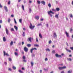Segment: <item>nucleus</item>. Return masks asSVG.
<instances>
[{
  "instance_id": "f257e3e1",
  "label": "nucleus",
  "mask_w": 73,
  "mask_h": 73,
  "mask_svg": "<svg viewBox=\"0 0 73 73\" xmlns=\"http://www.w3.org/2000/svg\"><path fill=\"white\" fill-rule=\"evenodd\" d=\"M48 15H50L51 17H52L53 16L50 14L51 13V14H54V13L53 12L51 11H48Z\"/></svg>"
},
{
  "instance_id": "f03ea898",
  "label": "nucleus",
  "mask_w": 73,
  "mask_h": 73,
  "mask_svg": "<svg viewBox=\"0 0 73 73\" xmlns=\"http://www.w3.org/2000/svg\"><path fill=\"white\" fill-rule=\"evenodd\" d=\"M35 27V26H32V25L31 23H30V25L29 26V28L31 29H33Z\"/></svg>"
},
{
  "instance_id": "7ed1b4c3",
  "label": "nucleus",
  "mask_w": 73,
  "mask_h": 73,
  "mask_svg": "<svg viewBox=\"0 0 73 73\" xmlns=\"http://www.w3.org/2000/svg\"><path fill=\"white\" fill-rule=\"evenodd\" d=\"M24 50L26 52H28V48L26 47H24Z\"/></svg>"
},
{
  "instance_id": "20e7f679",
  "label": "nucleus",
  "mask_w": 73,
  "mask_h": 73,
  "mask_svg": "<svg viewBox=\"0 0 73 73\" xmlns=\"http://www.w3.org/2000/svg\"><path fill=\"white\" fill-rule=\"evenodd\" d=\"M66 66H65L62 67H59L58 69L59 70H62V69H66Z\"/></svg>"
},
{
  "instance_id": "39448f33",
  "label": "nucleus",
  "mask_w": 73,
  "mask_h": 73,
  "mask_svg": "<svg viewBox=\"0 0 73 73\" xmlns=\"http://www.w3.org/2000/svg\"><path fill=\"white\" fill-rule=\"evenodd\" d=\"M33 50H37V49L36 48H34L31 49L30 50V52H31V53H33Z\"/></svg>"
},
{
  "instance_id": "423d86ee",
  "label": "nucleus",
  "mask_w": 73,
  "mask_h": 73,
  "mask_svg": "<svg viewBox=\"0 0 73 73\" xmlns=\"http://www.w3.org/2000/svg\"><path fill=\"white\" fill-rule=\"evenodd\" d=\"M5 30L7 35H9V31H8V29L7 28L5 29Z\"/></svg>"
},
{
  "instance_id": "0eeeda50",
  "label": "nucleus",
  "mask_w": 73,
  "mask_h": 73,
  "mask_svg": "<svg viewBox=\"0 0 73 73\" xmlns=\"http://www.w3.org/2000/svg\"><path fill=\"white\" fill-rule=\"evenodd\" d=\"M55 56L56 57H61H61H62L61 55H59L57 54H55Z\"/></svg>"
},
{
  "instance_id": "6e6552de",
  "label": "nucleus",
  "mask_w": 73,
  "mask_h": 73,
  "mask_svg": "<svg viewBox=\"0 0 73 73\" xmlns=\"http://www.w3.org/2000/svg\"><path fill=\"white\" fill-rule=\"evenodd\" d=\"M3 53H4V56H5V55H6V56H9V55L8 54V53H5V51H3Z\"/></svg>"
},
{
  "instance_id": "1a4fd4ad",
  "label": "nucleus",
  "mask_w": 73,
  "mask_h": 73,
  "mask_svg": "<svg viewBox=\"0 0 73 73\" xmlns=\"http://www.w3.org/2000/svg\"><path fill=\"white\" fill-rule=\"evenodd\" d=\"M23 58L24 60L23 61L26 62H27V60H25V56H23Z\"/></svg>"
},
{
  "instance_id": "9d476101",
  "label": "nucleus",
  "mask_w": 73,
  "mask_h": 73,
  "mask_svg": "<svg viewBox=\"0 0 73 73\" xmlns=\"http://www.w3.org/2000/svg\"><path fill=\"white\" fill-rule=\"evenodd\" d=\"M5 10L6 12H8V8L6 6L4 7Z\"/></svg>"
},
{
  "instance_id": "9b49d317",
  "label": "nucleus",
  "mask_w": 73,
  "mask_h": 73,
  "mask_svg": "<svg viewBox=\"0 0 73 73\" xmlns=\"http://www.w3.org/2000/svg\"><path fill=\"white\" fill-rule=\"evenodd\" d=\"M32 38L31 37H29L28 38V41H30L31 42H32Z\"/></svg>"
},
{
  "instance_id": "f8f14e48",
  "label": "nucleus",
  "mask_w": 73,
  "mask_h": 73,
  "mask_svg": "<svg viewBox=\"0 0 73 73\" xmlns=\"http://www.w3.org/2000/svg\"><path fill=\"white\" fill-rule=\"evenodd\" d=\"M65 34L67 37H69V33H68L66 31L65 32Z\"/></svg>"
},
{
  "instance_id": "ddd939ff",
  "label": "nucleus",
  "mask_w": 73,
  "mask_h": 73,
  "mask_svg": "<svg viewBox=\"0 0 73 73\" xmlns=\"http://www.w3.org/2000/svg\"><path fill=\"white\" fill-rule=\"evenodd\" d=\"M39 16H36L35 17V19H37V20H38V19H39Z\"/></svg>"
},
{
  "instance_id": "4468645a",
  "label": "nucleus",
  "mask_w": 73,
  "mask_h": 73,
  "mask_svg": "<svg viewBox=\"0 0 73 73\" xmlns=\"http://www.w3.org/2000/svg\"><path fill=\"white\" fill-rule=\"evenodd\" d=\"M41 3L42 4H43V5H45V2L44 1H41Z\"/></svg>"
},
{
  "instance_id": "2eb2a0df",
  "label": "nucleus",
  "mask_w": 73,
  "mask_h": 73,
  "mask_svg": "<svg viewBox=\"0 0 73 73\" xmlns=\"http://www.w3.org/2000/svg\"><path fill=\"white\" fill-rule=\"evenodd\" d=\"M39 37H40V38H42V35H41V34L40 33H39Z\"/></svg>"
},
{
  "instance_id": "dca6fc26",
  "label": "nucleus",
  "mask_w": 73,
  "mask_h": 73,
  "mask_svg": "<svg viewBox=\"0 0 73 73\" xmlns=\"http://www.w3.org/2000/svg\"><path fill=\"white\" fill-rule=\"evenodd\" d=\"M68 73H72V70H69V71H68Z\"/></svg>"
},
{
  "instance_id": "f3484780",
  "label": "nucleus",
  "mask_w": 73,
  "mask_h": 73,
  "mask_svg": "<svg viewBox=\"0 0 73 73\" xmlns=\"http://www.w3.org/2000/svg\"><path fill=\"white\" fill-rule=\"evenodd\" d=\"M56 10L57 11H60V8H56Z\"/></svg>"
},
{
  "instance_id": "a211bd4d",
  "label": "nucleus",
  "mask_w": 73,
  "mask_h": 73,
  "mask_svg": "<svg viewBox=\"0 0 73 73\" xmlns=\"http://www.w3.org/2000/svg\"><path fill=\"white\" fill-rule=\"evenodd\" d=\"M48 6L49 7V8H50L51 7H52V5H51V4H50V3L48 4Z\"/></svg>"
},
{
  "instance_id": "6ab92c4d",
  "label": "nucleus",
  "mask_w": 73,
  "mask_h": 73,
  "mask_svg": "<svg viewBox=\"0 0 73 73\" xmlns=\"http://www.w3.org/2000/svg\"><path fill=\"white\" fill-rule=\"evenodd\" d=\"M3 41L5 42V41H6V39H5V37H3Z\"/></svg>"
},
{
  "instance_id": "aec40b11",
  "label": "nucleus",
  "mask_w": 73,
  "mask_h": 73,
  "mask_svg": "<svg viewBox=\"0 0 73 73\" xmlns=\"http://www.w3.org/2000/svg\"><path fill=\"white\" fill-rule=\"evenodd\" d=\"M68 61H72V59L70 58H67Z\"/></svg>"
},
{
  "instance_id": "412c9836",
  "label": "nucleus",
  "mask_w": 73,
  "mask_h": 73,
  "mask_svg": "<svg viewBox=\"0 0 73 73\" xmlns=\"http://www.w3.org/2000/svg\"><path fill=\"white\" fill-rule=\"evenodd\" d=\"M54 37H57V35H56V33H54Z\"/></svg>"
},
{
  "instance_id": "4be33fe9",
  "label": "nucleus",
  "mask_w": 73,
  "mask_h": 73,
  "mask_svg": "<svg viewBox=\"0 0 73 73\" xmlns=\"http://www.w3.org/2000/svg\"><path fill=\"white\" fill-rule=\"evenodd\" d=\"M14 28L15 29L16 31H17L18 29L17 27L15 26H14Z\"/></svg>"
},
{
  "instance_id": "5701e85b",
  "label": "nucleus",
  "mask_w": 73,
  "mask_h": 73,
  "mask_svg": "<svg viewBox=\"0 0 73 73\" xmlns=\"http://www.w3.org/2000/svg\"><path fill=\"white\" fill-rule=\"evenodd\" d=\"M13 41H12L10 43V45H13Z\"/></svg>"
},
{
  "instance_id": "b1692460",
  "label": "nucleus",
  "mask_w": 73,
  "mask_h": 73,
  "mask_svg": "<svg viewBox=\"0 0 73 73\" xmlns=\"http://www.w3.org/2000/svg\"><path fill=\"white\" fill-rule=\"evenodd\" d=\"M34 46H36V47H38V46H39V45H38L36 44H34Z\"/></svg>"
},
{
  "instance_id": "393cba45",
  "label": "nucleus",
  "mask_w": 73,
  "mask_h": 73,
  "mask_svg": "<svg viewBox=\"0 0 73 73\" xmlns=\"http://www.w3.org/2000/svg\"><path fill=\"white\" fill-rule=\"evenodd\" d=\"M55 17H56L57 19H58V15H56Z\"/></svg>"
},
{
  "instance_id": "a878e982",
  "label": "nucleus",
  "mask_w": 73,
  "mask_h": 73,
  "mask_svg": "<svg viewBox=\"0 0 73 73\" xmlns=\"http://www.w3.org/2000/svg\"><path fill=\"white\" fill-rule=\"evenodd\" d=\"M15 56H18V53L16 52H15Z\"/></svg>"
},
{
  "instance_id": "bb28decb",
  "label": "nucleus",
  "mask_w": 73,
  "mask_h": 73,
  "mask_svg": "<svg viewBox=\"0 0 73 73\" xmlns=\"http://www.w3.org/2000/svg\"><path fill=\"white\" fill-rule=\"evenodd\" d=\"M70 17H71V18H72V17H73V15H72V14H70Z\"/></svg>"
},
{
  "instance_id": "cd10ccee",
  "label": "nucleus",
  "mask_w": 73,
  "mask_h": 73,
  "mask_svg": "<svg viewBox=\"0 0 73 73\" xmlns=\"http://www.w3.org/2000/svg\"><path fill=\"white\" fill-rule=\"evenodd\" d=\"M27 46L28 47H30L31 46V45L30 44H29L27 45Z\"/></svg>"
},
{
  "instance_id": "c85d7f7f",
  "label": "nucleus",
  "mask_w": 73,
  "mask_h": 73,
  "mask_svg": "<svg viewBox=\"0 0 73 73\" xmlns=\"http://www.w3.org/2000/svg\"><path fill=\"white\" fill-rule=\"evenodd\" d=\"M52 11H54V12H56V10L54 9H52Z\"/></svg>"
},
{
  "instance_id": "c756f323",
  "label": "nucleus",
  "mask_w": 73,
  "mask_h": 73,
  "mask_svg": "<svg viewBox=\"0 0 73 73\" xmlns=\"http://www.w3.org/2000/svg\"><path fill=\"white\" fill-rule=\"evenodd\" d=\"M37 4H40V1H37Z\"/></svg>"
},
{
  "instance_id": "7c9ffc66",
  "label": "nucleus",
  "mask_w": 73,
  "mask_h": 73,
  "mask_svg": "<svg viewBox=\"0 0 73 73\" xmlns=\"http://www.w3.org/2000/svg\"><path fill=\"white\" fill-rule=\"evenodd\" d=\"M9 61H12V59L11 58H9Z\"/></svg>"
},
{
  "instance_id": "2f4dec72",
  "label": "nucleus",
  "mask_w": 73,
  "mask_h": 73,
  "mask_svg": "<svg viewBox=\"0 0 73 73\" xmlns=\"http://www.w3.org/2000/svg\"><path fill=\"white\" fill-rule=\"evenodd\" d=\"M8 23H10V22H11V19H8Z\"/></svg>"
},
{
  "instance_id": "473e14b6",
  "label": "nucleus",
  "mask_w": 73,
  "mask_h": 73,
  "mask_svg": "<svg viewBox=\"0 0 73 73\" xmlns=\"http://www.w3.org/2000/svg\"><path fill=\"white\" fill-rule=\"evenodd\" d=\"M19 21L20 23H21L22 22V19H20L19 20Z\"/></svg>"
},
{
  "instance_id": "72a5a7b5",
  "label": "nucleus",
  "mask_w": 73,
  "mask_h": 73,
  "mask_svg": "<svg viewBox=\"0 0 73 73\" xmlns=\"http://www.w3.org/2000/svg\"><path fill=\"white\" fill-rule=\"evenodd\" d=\"M31 11H32V9H31V8H30L29 9V12H30V13H31Z\"/></svg>"
},
{
  "instance_id": "f704fd0d",
  "label": "nucleus",
  "mask_w": 73,
  "mask_h": 73,
  "mask_svg": "<svg viewBox=\"0 0 73 73\" xmlns=\"http://www.w3.org/2000/svg\"><path fill=\"white\" fill-rule=\"evenodd\" d=\"M41 25V23L37 25V26L39 27V26H40Z\"/></svg>"
},
{
  "instance_id": "c9c22d12",
  "label": "nucleus",
  "mask_w": 73,
  "mask_h": 73,
  "mask_svg": "<svg viewBox=\"0 0 73 73\" xmlns=\"http://www.w3.org/2000/svg\"><path fill=\"white\" fill-rule=\"evenodd\" d=\"M14 21L15 24H17V22H16V19H14Z\"/></svg>"
},
{
  "instance_id": "e433bc0d",
  "label": "nucleus",
  "mask_w": 73,
  "mask_h": 73,
  "mask_svg": "<svg viewBox=\"0 0 73 73\" xmlns=\"http://www.w3.org/2000/svg\"><path fill=\"white\" fill-rule=\"evenodd\" d=\"M19 72H20V73H23V72L21 71V70H19Z\"/></svg>"
},
{
  "instance_id": "4c0bfd02",
  "label": "nucleus",
  "mask_w": 73,
  "mask_h": 73,
  "mask_svg": "<svg viewBox=\"0 0 73 73\" xmlns=\"http://www.w3.org/2000/svg\"><path fill=\"white\" fill-rule=\"evenodd\" d=\"M13 69H14V70H16V67H15L13 66Z\"/></svg>"
},
{
  "instance_id": "58836bf2",
  "label": "nucleus",
  "mask_w": 73,
  "mask_h": 73,
  "mask_svg": "<svg viewBox=\"0 0 73 73\" xmlns=\"http://www.w3.org/2000/svg\"><path fill=\"white\" fill-rule=\"evenodd\" d=\"M46 51H48L49 52V51H50V50H49V48H47L46 49Z\"/></svg>"
},
{
  "instance_id": "ea45409f",
  "label": "nucleus",
  "mask_w": 73,
  "mask_h": 73,
  "mask_svg": "<svg viewBox=\"0 0 73 73\" xmlns=\"http://www.w3.org/2000/svg\"><path fill=\"white\" fill-rule=\"evenodd\" d=\"M10 4H11V1H9L8 3V4H9V5H10Z\"/></svg>"
},
{
  "instance_id": "a19ab883",
  "label": "nucleus",
  "mask_w": 73,
  "mask_h": 73,
  "mask_svg": "<svg viewBox=\"0 0 73 73\" xmlns=\"http://www.w3.org/2000/svg\"><path fill=\"white\" fill-rule=\"evenodd\" d=\"M22 8L23 10H24V5L22 6Z\"/></svg>"
},
{
  "instance_id": "79ce46f5",
  "label": "nucleus",
  "mask_w": 73,
  "mask_h": 73,
  "mask_svg": "<svg viewBox=\"0 0 73 73\" xmlns=\"http://www.w3.org/2000/svg\"><path fill=\"white\" fill-rule=\"evenodd\" d=\"M48 43L49 44H51V43H52V41H51V40H50L48 42Z\"/></svg>"
},
{
  "instance_id": "37998d69",
  "label": "nucleus",
  "mask_w": 73,
  "mask_h": 73,
  "mask_svg": "<svg viewBox=\"0 0 73 73\" xmlns=\"http://www.w3.org/2000/svg\"><path fill=\"white\" fill-rule=\"evenodd\" d=\"M11 31H14V29H13V28H12L11 29Z\"/></svg>"
},
{
  "instance_id": "c03bdc74",
  "label": "nucleus",
  "mask_w": 73,
  "mask_h": 73,
  "mask_svg": "<svg viewBox=\"0 0 73 73\" xmlns=\"http://www.w3.org/2000/svg\"><path fill=\"white\" fill-rule=\"evenodd\" d=\"M23 36H25V32H23Z\"/></svg>"
},
{
  "instance_id": "a18cd8bd",
  "label": "nucleus",
  "mask_w": 73,
  "mask_h": 73,
  "mask_svg": "<svg viewBox=\"0 0 73 73\" xmlns=\"http://www.w3.org/2000/svg\"><path fill=\"white\" fill-rule=\"evenodd\" d=\"M55 53V50H53L52 51V53Z\"/></svg>"
},
{
  "instance_id": "49530a36",
  "label": "nucleus",
  "mask_w": 73,
  "mask_h": 73,
  "mask_svg": "<svg viewBox=\"0 0 73 73\" xmlns=\"http://www.w3.org/2000/svg\"><path fill=\"white\" fill-rule=\"evenodd\" d=\"M70 32H72V31H73V29H72L71 28L70 29Z\"/></svg>"
},
{
  "instance_id": "de8ad7c7",
  "label": "nucleus",
  "mask_w": 73,
  "mask_h": 73,
  "mask_svg": "<svg viewBox=\"0 0 73 73\" xmlns=\"http://www.w3.org/2000/svg\"><path fill=\"white\" fill-rule=\"evenodd\" d=\"M24 44V42H22V45H23Z\"/></svg>"
},
{
  "instance_id": "09e8293b",
  "label": "nucleus",
  "mask_w": 73,
  "mask_h": 73,
  "mask_svg": "<svg viewBox=\"0 0 73 73\" xmlns=\"http://www.w3.org/2000/svg\"><path fill=\"white\" fill-rule=\"evenodd\" d=\"M45 61H48V58H45Z\"/></svg>"
},
{
  "instance_id": "8fccbe9b",
  "label": "nucleus",
  "mask_w": 73,
  "mask_h": 73,
  "mask_svg": "<svg viewBox=\"0 0 73 73\" xmlns=\"http://www.w3.org/2000/svg\"><path fill=\"white\" fill-rule=\"evenodd\" d=\"M3 7V6L1 4H0V8H2Z\"/></svg>"
},
{
  "instance_id": "3c124183",
  "label": "nucleus",
  "mask_w": 73,
  "mask_h": 73,
  "mask_svg": "<svg viewBox=\"0 0 73 73\" xmlns=\"http://www.w3.org/2000/svg\"><path fill=\"white\" fill-rule=\"evenodd\" d=\"M35 55L34 54H33L32 55V57H34Z\"/></svg>"
},
{
  "instance_id": "603ef678",
  "label": "nucleus",
  "mask_w": 73,
  "mask_h": 73,
  "mask_svg": "<svg viewBox=\"0 0 73 73\" xmlns=\"http://www.w3.org/2000/svg\"><path fill=\"white\" fill-rule=\"evenodd\" d=\"M9 70V71H11V70H12V69H11V68H9L8 69Z\"/></svg>"
},
{
  "instance_id": "864d4df0",
  "label": "nucleus",
  "mask_w": 73,
  "mask_h": 73,
  "mask_svg": "<svg viewBox=\"0 0 73 73\" xmlns=\"http://www.w3.org/2000/svg\"><path fill=\"white\" fill-rule=\"evenodd\" d=\"M11 17H14V15H11Z\"/></svg>"
},
{
  "instance_id": "5fc2aeb1",
  "label": "nucleus",
  "mask_w": 73,
  "mask_h": 73,
  "mask_svg": "<svg viewBox=\"0 0 73 73\" xmlns=\"http://www.w3.org/2000/svg\"><path fill=\"white\" fill-rule=\"evenodd\" d=\"M70 49H71V50H73V47H70Z\"/></svg>"
},
{
  "instance_id": "6e6d98bb",
  "label": "nucleus",
  "mask_w": 73,
  "mask_h": 73,
  "mask_svg": "<svg viewBox=\"0 0 73 73\" xmlns=\"http://www.w3.org/2000/svg\"><path fill=\"white\" fill-rule=\"evenodd\" d=\"M22 70H25V68H22Z\"/></svg>"
},
{
  "instance_id": "4d7b16f0",
  "label": "nucleus",
  "mask_w": 73,
  "mask_h": 73,
  "mask_svg": "<svg viewBox=\"0 0 73 73\" xmlns=\"http://www.w3.org/2000/svg\"><path fill=\"white\" fill-rule=\"evenodd\" d=\"M66 50L67 51V52H68V50H68V49L67 48H66Z\"/></svg>"
},
{
  "instance_id": "13d9d810",
  "label": "nucleus",
  "mask_w": 73,
  "mask_h": 73,
  "mask_svg": "<svg viewBox=\"0 0 73 73\" xmlns=\"http://www.w3.org/2000/svg\"><path fill=\"white\" fill-rule=\"evenodd\" d=\"M43 20H44V19H40V21H43Z\"/></svg>"
},
{
  "instance_id": "bf43d9fd",
  "label": "nucleus",
  "mask_w": 73,
  "mask_h": 73,
  "mask_svg": "<svg viewBox=\"0 0 73 73\" xmlns=\"http://www.w3.org/2000/svg\"><path fill=\"white\" fill-rule=\"evenodd\" d=\"M36 42H38V39H37V38H36Z\"/></svg>"
},
{
  "instance_id": "052dcab7",
  "label": "nucleus",
  "mask_w": 73,
  "mask_h": 73,
  "mask_svg": "<svg viewBox=\"0 0 73 73\" xmlns=\"http://www.w3.org/2000/svg\"><path fill=\"white\" fill-rule=\"evenodd\" d=\"M40 73H42V70H40Z\"/></svg>"
},
{
  "instance_id": "680f3d73",
  "label": "nucleus",
  "mask_w": 73,
  "mask_h": 73,
  "mask_svg": "<svg viewBox=\"0 0 73 73\" xmlns=\"http://www.w3.org/2000/svg\"><path fill=\"white\" fill-rule=\"evenodd\" d=\"M0 23H2V20H0Z\"/></svg>"
},
{
  "instance_id": "e2e57ef3",
  "label": "nucleus",
  "mask_w": 73,
  "mask_h": 73,
  "mask_svg": "<svg viewBox=\"0 0 73 73\" xmlns=\"http://www.w3.org/2000/svg\"><path fill=\"white\" fill-rule=\"evenodd\" d=\"M60 73H64V71H62Z\"/></svg>"
},
{
  "instance_id": "0e129e2a",
  "label": "nucleus",
  "mask_w": 73,
  "mask_h": 73,
  "mask_svg": "<svg viewBox=\"0 0 73 73\" xmlns=\"http://www.w3.org/2000/svg\"><path fill=\"white\" fill-rule=\"evenodd\" d=\"M68 52H71V50H68Z\"/></svg>"
},
{
  "instance_id": "69168bd1",
  "label": "nucleus",
  "mask_w": 73,
  "mask_h": 73,
  "mask_svg": "<svg viewBox=\"0 0 73 73\" xmlns=\"http://www.w3.org/2000/svg\"><path fill=\"white\" fill-rule=\"evenodd\" d=\"M22 53L23 54H24V52H22Z\"/></svg>"
},
{
  "instance_id": "338daca9",
  "label": "nucleus",
  "mask_w": 73,
  "mask_h": 73,
  "mask_svg": "<svg viewBox=\"0 0 73 73\" xmlns=\"http://www.w3.org/2000/svg\"><path fill=\"white\" fill-rule=\"evenodd\" d=\"M31 64H33V62H32L31 63Z\"/></svg>"
},
{
  "instance_id": "774afa93",
  "label": "nucleus",
  "mask_w": 73,
  "mask_h": 73,
  "mask_svg": "<svg viewBox=\"0 0 73 73\" xmlns=\"http://www.w3.org/2000/svg\"><path fill=\"white\" fill-rule=\"evenodd\" d=\"M21 1V0H18V2H20Z\"/></svg>"
}]
</instances>
